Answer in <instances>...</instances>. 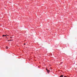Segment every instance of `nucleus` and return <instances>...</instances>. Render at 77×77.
<instances>
[{
	"mask_svg": "<svg viewBox=\"0 0 77 77\" xmlns=\"http://www.w3.org/2000/svg\"><path fill=\"white\" fill-rule=\"evenodd\" d=\"M26 43H25L24 44V45H26Z\"/></svg>",
	"mask_w": 77,
	"mask_h": 77,
	"instance_id": "6",
	"label": "nucleus"
},
{
	"mask_svg": "<svg viewBox=\"0 0 77 77\" xmlns=\"http://www.w3.org/2000/svg\"><path fill=\"white\" fill-rule=\"evenodd\" d=\"M12 39H10V40H8V41H13Z\"/></svg>",
	"mask_w": 77,
	"mask_h": 77,
	"instance_id": "3",
	"label": "nucleus"
},
{
	"mask_svg": "<svg viewBox=\"0 0 77 77\" xmlns=\"http://www.w3.org/2000/svg\"><path fill=\"white\" fill-rule=\"evenodd\" d=\"M6 49H8V47L7 46H6Z\"/></svg>",
	"mask_w": 77,
	"mask_h": 77,
	"instance_id": "5",
	"label": "nucleus"
},
{
	"mask_svg": "<svg viewBox=\"0 0 77 77\" xmlns=\"http://www.w3.org/2000/svg\"><path fill=\"white\" fill-rule=\"evenodd\" d=\"M64 77H67V76H65Z\"/></svg>",
	"mask_w": 77,
	"mask_h": 77,
	"instance_id": "7",
	"label": "nucleus"
},
{
	"mask_svg": "<svg viewBox=\"0 0 77 77\" xmlns=\"http://www.w3.org/2000/svg\"><path fill=\"white\" fill-rule=\"evenodd\" d=\"M50 69H51V68Z\"/></svg>",
	"mask_w": 77,
	"mask_h": 77,
	"instance_id": "10",
	"label": "nucleus"
},
{
	"mask_svg": "<svg viewBox=\"0 0 77 77\" xmlns=\"http://www.w3.org/2000/svg\"><path fill=\"white\" fill-rule=\"evenodd\" d=\"M10 38H12V37H10Z\"/></svg>",
	"mask_w": 77,
	"mask_h": 77,
	"instance_id": "8",
	"label": "nucleus"
},
{
	"mask_svg": "<svg viewBox=\"0 0 77 77\" xmlns=\"http://www.w3.org/2000/svg\"><path fill=\"white\" fill-rule=\"evenodd\" d=\"M38 67H39V68H40V67H39V66H38Z\"/></svg>",
	"mask_w": 77,
	"mask_h": 77,
	"instance_id": "9",
	"label": "nucleus"
},
{
	"mask_svg": "<svg viewBox=\"0 0 77 77\" xmlns=\"http://www.w3.org/2000/svg\"><path fill=\"white\" fill-rule=\"evenodd\" d=\"M63 75H60V77H63Z\"/></svg>",
	"mask_w": 77,
	"mask_h": 77,
	"instance_id": "4",
	"label": "nucleus"
},
{
	"mask_svg": "<svg viewBox=\"0 0 77 77\" xmlns=\"http://www.w3.org/2000/svg\"><path fill=\"white\" fill-rule=\"evenodd\" d=\"M46 70L48 73H49V72H50V70H48V68H47Z\"/></svg>",
	"mask_w": 77,
	"mask_h": 77,
	"instance_id": "2",
	"label": "nucleus"
},
{
	"mask_svg": "<svg viewBox=\"0 0 77 77\" xmlns=\"http://www.w3.org/2000/svg\"><path fill=\"white\" fill-rule=\"evenodd\" d=\"M9 36V35H3L2 36H5L6 38H7V36Z\"/></svg>",
	"mask_w": 77,
	"mask_h": 77,
	"instance_id": "1",
	"label": "nucleus"
}]
</instances>
